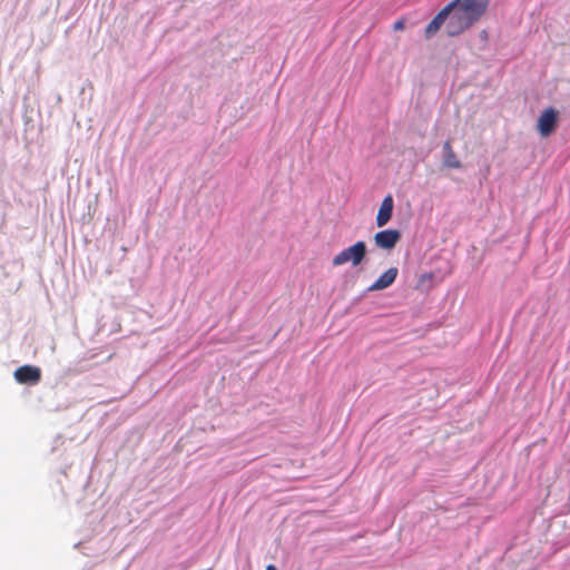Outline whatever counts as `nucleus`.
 Masks as SVG:
<instances>
[{
	"instance_id": "11",
	"label": "nucleus",
	"mask_w": 570,
	"mask_h": 570,
	"mask_svg": "<svg viewBox=\"0 0 570 570\" xmlns=\"http://www.w3.org/2000/svg\"><path fill=\"white\" fill-rule=\"evenodd\" d=\"M266 570H277L276 567L274 564H268L266 567Z\"/></svg>"
},
{
	"instance_id": "6",
	"label": "nucleus",
	"mask_w": 570,
	"mask_h": 570,
	"mask_svg": "<svg viewBox=\"0 0 570 570\" xmlns=\"http://www.w3.org/2000/svg\"><path fill=\"white\" fill-rule=\"evenodd\" d=\"M452 6H445L426 26L425 28V38H431L434 36L441 28V26L450 18Z\"/></svg>"
},
{
	"instance_id": "3",
	"label": "nucleus",
	"mask_w": 570,
	"mask_h": 570,
	"mask_svg": "<svg viewBox=\"0 0 570 570\" xmlns=\"http://www.w3.org/2000/svg\"><path fill=\"white\" fill-rule=\"evenodd\" d=\"M558 125V111L549 107L542 111L538 119V131L542 137L550 136Z\"/></svg>"
},
{
	"instance_id": "1",
	"label": "nucleus",
	"mask_w": 570,
	"mask_h": 570,
	"mask_svg": "<svg viewBox=\"0 0 570 570\" xmlns=\"http://www.w3.org/2000/svg\"><path fill=\"white\" fill-rule=\"evenodd\" d=\"M490 0H452L446 32L451 37L461 35L476 23L487 12Z\"/></svg>"
},
{
	"instance_id": "9",
	"label": "nucleus",
	"mask_w": 570,
	"mask_h": 570,
	"mask_svg": "<svg viewBox=\"0 0 570 570\" xmlns=\"http://www.w3.org/2000/svg\"><path fill=\"white\" fill-rule=\"evenodd\" d=\"M444 165L449 168H461V163L454 153L451 142L448 140L443 144Z\"/></svg>"
},
{
	"instance_id": "8",
	"label": "nucleus",
	"mask_w": 570,
	"mask_h": 570,
	"mask_svg": "<svg viewBox=\"0 0 570 570\" xmlns=\"http://www.w3.org/2000/svg\"><path fill=\"white\" fill-rule=\"evenodd\" d=\"M393 197L391 195H387L382 200L379 213L376 215V225L379 227H383L390 222L393 213Z\"/></svg>"
},
{
	"instance_id": "2",
	"label": "nucleus",
	"mask_w": 570,
	"mask_h": 570,
	"mask_svg": "<svg viewBox=\"0 0 570 570\" xmlns=\"http://www.w3.org/2000/svg\"><path fill=\"white\" fill-rule=\"evenodd\" d=\"M366 256V244L358 240L352 246L344 248L333 257V266H341L351 263L353 266L360 265Z\"/></svg>"
},
{
	"instance_id": "7",
	"label": "nucleus",
	"mask_w": 570,
	"mask_h": 570,
	"mask_svg": "<svg viewBox=\"0 0 570 570\" xmlns=\"http://www.w3.org/2000/svg\"><path fill=\"white\" fill-rule=\"evenodd\" d=\"M399 269L390 267L370 287V292L382 291L390 287L396 279Z\"/></svg>"
},
{
	"instance_id": "5",
	"label": "nucleus",
	"mask_w": 570,
	"mask_h": 570,
	"mask_svg": "<svg viewBox=\"0 0 570 570\" xmlns=\"http://www.w3.org/2000/svg\"><path fill=\"white\" fill-rule=\"evenodd\" d=\"M374 243L379 248L390 250L401 239V233L396 229H384L374 235Z\"/></svg>"
},
{
	"instance_id": "10",
	"label": "nucleus",
	"mask_w": 570,
	"mask_h": 570,
	"mask_svg": "<svg viewBox=\"0 0 570 570\" xmlns=\"http://www.w3.org/2000/svg\"><path fill=\"white\" fill-rule=\"evenodd\" d=\"M405 28V19L401 18L393 23L394 31H401Z\"/></svg>"
},
{
	"instance_id": "4",
	"label": "nucleus",
	"mask_w": 570,
	"mask_h": 570,
	"mask_svg": "<svg viewBox=\"0 0 570 570\" xmlns=\"http://www.w3.org/2000/svg\"><path fill=\"white\" fill-rule=\"evenodd\" d=\"M14 379L20 384H37L41 380V371L37 366L23 365L14 371Z\"/></svg>"
}]
</instances>
